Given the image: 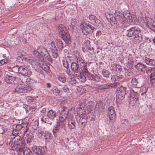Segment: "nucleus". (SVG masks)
Masks as SVG:
<instances>
[{
    "label": "nucleus",
    "instance_id": "obj_1",
    "mask_svg": "<svg viewBox=\"0 0 155 155\" xmlns=\"http://www.w3.org/2000/svg\"><path fill=\"white\" fill-rule=\"evenodd\" d=\"M34 54L38 58L42 57L51 62L52 60L47 49L44 47L40 46L37 47V50H35Z\"/></svg>",
    "mask_w": 155,
    "mask_h": 155
},
{
    "label": "nucleus",
    "instance_id": "obj_2",
    "mask_svg": "<svg viewBox=\"0 0 155 155\" xmlns=\"http://www.w3.org/2000/svg\"><path fill=\"white\" fill-rule=\"evenodd\" d=\"M127 35L129 37H134V38L138 40V42L142 41V35L140 29L138 27H133L127 30Z\"/></svg>",
    "mask_w": 155,
    "mask_h": 155
},
{
    "label": "nucleus",
    "instance_id": "obj_3",
    "mask_svg": "<svg viewBox=\"0 0 155 155\" xmlns=\"http://www.w3.org/2000/svg\"><path fill=\"white\" fill-rule=\"evenodd\" d=\"M58 31L63 40L67 43L71 42V37L66 28L62 24L59 25L58 27Z\"/></svg>",
    "mask_w": 155,
    "mask_h": 155
},
{
    "label": "nucleus",
    "instance_id": "obj_4",
    "mask_svg": "<svg viewBox=\"0 0 155 155\" xmlns=\"http://www.w3.org/2000/svg\"><path fill=\"white\" fill-rule=\"evenodd\" d=\"M56 116V112L51 109L47 112L46 115L42 116L41 118V120L45 123L51 125Z\"/></svg>",
    "mask_w": 155,
    "mask_h": 155
},
{
    "label": "nucleus",
    "instance_id": "obj_5",
    "mask_svg": "<svg viewBox=\"0 0 155 155\" xmlns=\"http://www.w3.org/2000/svg\"><path fill=\"white\" fill-rule=\"evenodd\" d=\"M130 89L129 97V104L132 106L136 103L140 92L139 88L140 87H133Z\"/></svg>",
    "mask_w": 155,
    "mask_h": 155
},
{
    "label": "nucleus",
    "instance_id": "obj_6",
    "mask_svg": "<svg viewBox=\"0 0 155 155\" xmlns=\"http://www.w3.org/2000/svg\"><path fill=\"white\" fill-rule=\"evenodd\" d=\"M127 88L121 85L119 87H118L116 90V101L117 103L121 104L122 101L124 98L125 95L126 94V91Z\"/></svg>",
    "mask_w": 155,
    "mask_h": 155
},
{
    "label": "nucleus",
    "instance_id": "obj_7",
    "mask_svg": "<svg viewBox=\"0 0 155 155\" xmlns=\"http://www.w3.org/2000/svg\"><path fill=\"white\" fill-rule=\"evenodd\" d=\"M115 17L117 21V27H125L126 26V21L124 18V14L118 11H116L115 13Z\"/></svg>",
    "mask_w": 155,
    "mask_h": 155
},
{
    "label": "nucleus",
    "instance_id": "obj_8",
    "mask_svg": "<svg viewBox=\"0 0 155 155\" xmlns=\"http://www.w3.org/2000/svg\"><path fill=\"white\" fill-rule=\"evenodd\" d=\"M81 28L83 33L86 35L92 33L95 28L91 24L87 23L81 24Z\"/></svg>",
    "mask_w": 155,
    "mask_h": 155
},
{
    "label": "nucleus",
    "instance_id": "obj_9",
    "mask_svg": "<svg viewBox=\"0 0 155 155\" xmlns=\"http://www.w3.org/2000/svg\"><path fill=\"white\" fill-rule=\"evenodd\" d=\"M135 68L138 71L147 74L150 73L153 69L152 68L148 67L146 65L140 62L136 64Z\"/></svg>",
    "mask_w": 155,
    "mask_h": 155
},
{
    "label": "nucleus",
    "instance_id": "obj_10",
    "mask_svg": "<svg viewBox=\"0 0 155 155\" xmlns=\"http://www.w3.org/2000/svg\"><path fill=\"white\" fill-rule=\"evenodd\" d=\"M64 123L57 121L56 126L54 127L53 130V133L55 136L57 133L64 134L65 132Z\"/></svg>",
    "mask_w": 155,
    "mask_h": 155
},
{
    "label": "nucleus",
    "instance_id": "obj_11",
    "mask_svg": "<svg viewBox=\"0 0 155 155\" xmlns=\"http://www.w3.org/2000/svg\"><path fill=\"white\" fill-rule=\"evenodd\" d=\"M143 79L142 76L133 78L130 81L131 85L133 87H140L141 86V83Z\"/></svg>",
    "mask_w": 155,
    "mask_h": 155
},
{
    "label": "nucleus",
    "instance_id": "obj_12",
    "mask_svg": "<svg viewBox=\"0 0 155 155\" xmlns=\"http://www.w3.org/2000/svg\"><path fill=\"white\" fill-rule=\"evenodd\" d=\"M68 114V109L66 107H63L62 110L60 113L59 120L58 121L64 123Z\"/></svg>",
    "mask_w": 155,
    "mask_h": 155
},
{
    "label": "nucleus",
    "instance_id": "obj_13",
    "mask_svg": "<svg viewBox=\"0 0 155 155\" xmlns=\"http://www.w3.org/2000/svg\"><path fill=\"white\" fill-rule=\"evenodd\" d=\"M108 114L110 122L113 124L115 121L116 118L115 112L113 107L110 106L109 107Z\"/></svg>",
    "mask_w": 155,
    "mask_h": 155
},
{
    "label": "nucleus",
    "instance_id": "obj_14",
    "mask_svg": "<svg viewBox=\"0 0 155 155\" xmlns=\"http://www.w3.org/2000/svg\"><path fill=\"white\" fill-rule=\"evenodd\" d=\"M4 80L7 83L13 84H16L18 79L16 77L12 76L9 73L6 75Z\"/></svg>",
    "mask_w": 155,
    "mask_h": 155
},
{
    "label": "nucleus",
    "instance_id": "obj_15",
    "mask_svg": "<svg viewBox=\"0 0 155 155\" xmlns=\"http://www.w3.org/2000/svg\"><path fill=\"white\" fill-rule=\"evenodd\" d=\"M105 15L107 19L110 22L111 25L117 27V21L113 15L109 12H105Z\"/></svg>",
    "mask_w": 155,
    "mask_h": 155
},
{
    "label": "nucleus",
    "instance_id": "obj_16",
    "mask_svg": "<svg viewBox=\"0 0 155 155\" xmlns=\"http://www.w3.org/2000/svg\"><path fill=\"white\" fill-rule=\"evenodd\" d=\"M45 149L46 147H41L34 146L32 148L34 155H42L44 153Z\"/></svg>",
    "mask_w": 155,
    "mask_h": 155
},
{
    "label": "nucleus",
    "instance_id": "obj_17",
    "mask_svg": "<svg viewBox=\"0 0 155 155\" xmlns=\"http://www.w3.org/2000/svg\"><path fill=\"white\" fill-rule=\"evenodd\" d=\"M88 18L89 22L94 25L98 26L101 24V21L93 15H89Z\"/></svg>",
    "mask_w": 155,
    "mask_h": 155
},
{
    "label": "nucleus",
    "instance_id": "obj_18",
    "mask_svg": "<svg viewBox=\"0 0 155 155\" xmlns=\"http://www.w3.org/2000/svg\"><path fill=\"white\" fill-rule=\"evenodd\" d=\"M19 74L24 76L29 77L31 74L32 72L30 69L25 67L21 66Z\"/></svg>",
    "mask_w": 155,
    "mask_h": 155
},
{
    "label": "nucleus",
    "instance_id": "obj_19",
    "mask_svg": "<svg viewBox=\"0 0 155 155\" xmlns=\"http://www.w3.org/2000/svg\"><path fill=\"white\" fill-rule=\"evenodd\" d=\"M32 90V89L29 87L24 89L21 85H18L15 88V91L18 93L28 92Z\"/></svg>",
    "mask_w": 155,
    "mask_h": 155
},
{
    "label": "nucleus",
    "instance_id": "obj_20",
    "mask_svg": "<svg viewBox=\"0 0 155 155\" xmlns=\"http://www.w3.org/2000/svg\"><path fill=\"white\" fill-rule=\"evenodd\" d=\"M147 25L153 31H155V22L151 18L147 17L146 19Z\"/></svg>",
    "mask_w": 155,
    "mask_h": 155
},
{
    "label": "nucleus",
    "instance_id": "obj_21",
    "mask_svg": "<svg viewBox=\"0 0 155 155\" xmlns=\"http://www.w3.org/2000/svg\"><path fill=\"white\" fill-rule=\"evenodd\" d=\"M86 77L89 80L95 81L96 82H99L100 81V77L97 74H92L90 73L87 75Z\"/></svg>",
    "mask_w": 155,
    "mask_h": 155
},
{
    "label": "nucleus",
    "instance_id": "obj_22",
    "mask_svg": "<svg viewBox=\"0 0 155 155\" xmlns=\"http://www.w3.org/2000/svg\"><path fill=\"white\" fill-rule=\"evenodd\" d=\"M68 123L70 129H75L76 127L75 121V119L72 117H71L68 118Z\"/></svg>",
    "mask_w": 155,
    "mask_h": 155
},
{
    "label": "nucleus",
    "instance_id": "obj_23",
    "mask_svg": "<svg viewBox=\"0 0 155 155\" xmlns=\"http://www.w3.org/2000/svg\"><path fill=\"white\" fill-rule=\"evenodd\" d=\"M23 147H24V143L22 141L16 144H14L12 148V150L17 151L20 153L21 150V148H23Z\"/></svg>",
    "mask_w": 155,
    "mask_h": 155
},
{
    "label": "nucleus",
    "instance_id": "obj_24",
    "mask_svg": "<svg viewBox=\"0 0 155 155\" xmlns=\"http://www.w3.org/2000/svg\"><path fill=\"white\" fill-rule=\"evenodd\" d=\"M74 76L82 82H84L86 81V76L84 75H82L81 71L77 74L74 73Z\"/></svg>",
    "mask_w": 155,
    "mask_h": 155
},
{
    "label": "nucleus",
    "instance_id": "obj_25",
    "mask_svg": "<svg viewBox=\"0 0 155 155\" xmlns=\"http://www.w3.org/2000/svg\"><path fill=\"white\" fill-rule=\"evenodd\" d=\"M148 87L146 86H143L139 90L140 97L143 100L146 98V93L148 90Z\"/></svg>",
    "mask_w": 155,
    "mask_h": 155
},
{
    "label": "nucleus",
    "instance_id": "obj_26",
    "mask_svg": "<svg viewBox=\"0 0 155 155\" xmlns=\"http://www.w3.org/2000/svg\"><path fill=\"white\" fill-rule=\"evenodd\" d=\"M71 70L74 72V73L77 74L80 71L79 65L75 62L71 61Z\"/></svg>",
    "mask_w": 155,
    "mask_h": 155
},
{
    "label": "nucleus",
    "instance_id": "obj_27",
    "mask_svg": "<svg viewBox=\"0 0 155 155\" xmlns=\"http://www.w3.org/2000/svg\"><path fill=\"white\" fill-rule=\"evenodd\" d=\"M20 153H22L24 155H32V153L30 149L27 147H25V143H24V147L21 148Z\"/></svg>",
    "mask_w": 155,
    "mask_h": 155
},
{
    "label": "nucleus",
    "instance_id": "obj_28",
    "mask_svg": "<svg viewBox=\"0 0 155 155\" xmlns=\"http://www.w3.org/2000/svg\"><path fill=\"white\" fill-rule=\"evenodd\" d=\"M64 66L68 69L69 67V64L71 63V58L68 57L67 58H65L62 60Z\"/></svg>",
    "mask_w": 155,
    "mask_h": 155
},
{
    "label": "nucleus",
    "instance_id": "obj_29",
    "mask_svg": "<svg viewBox=\"0 0 155 155\" xmlns=\"http://www.w3.org/2000/svg\"><path fill=\"white\" fill-rule=\"evenodd\" d=\"M113 66L114 68L111 69L112 71H114L117 73H119L122 71V68L121 66L116 64H112V67Z\"/></svg>",
    "mask_w": 155,
    "mask_h": 155
},
{
    "label": "nucleus",
    "instance_id": "obj_30",
    "mask_svg": "<svg viewBox=\"0 0 155 155\" xmlns=\"http://www.w3.org/2000/svg\"><path fill=\"white\" fill-rule=\"evenodd\" d=\"M51 134L50 132L48 131H45L42 138L45 140V141H48V140L51 139Z\"/></svg>",
    "mask_w": 155,
    "mask_h": 155
},
{
    "label": "nucleus",
    "instance_id": "obj_31",
    "mask_svg": "<svg viewBox=\"0 0 155 155\" xmlns=\"http://www.w3.org/2000/svg\"><path fill=\"white\" fill-rule=\"evenodd\" d=\"M34 137L33 134L32 132H30L27 134L26 138L27 143H28L31 142L33 140Z\"/></svg>",
    "mask_w": 155,
    "mask_h": 155
},
{
    "label": "nucleus",
    "instance_id": "obj_32",
    "mask_svg": "<svg viewBox=\"0 0 155 155\" xmlns=\"http://www.w3.org/2000/svg\"><path fill=\"white\" fill-rule=\"evenodd\" d=\"M145 62L149 65H155V60L151 59L147 57L144 59Z\"/></svg>",
    "mask_w": 155,
    "mask_h": 155
},
{
    "label": "nucleus",
    "instance_id": "obj_33",
    "mask_svg": "<svg viewBox=\"0 0 155 155\" xmlns=\"http://www.w3.org/2000/svg\"><path fill=\"white\" fill-rule=\"evenodd\" d=\"M87 117L85 116H82L79 120L80 122L81 123L82 125L85 127L87 124Z\"/></svg>",
    "mask_w": 155,
    "mask_h": 155
},
{
    "label": "nucleus",
    "instance_id": "obj_34",
    "mask_svg": "<svg viewBox=\"0 0 155 155\" xmlns=\"http://www.w3.org/2000/svg\"><path fill=\"white\" fill-rule=\"evenodd\" d=\"M123 77L122 75L120 74H117L112 76L111 78V79L113 81H119L122 79Z\"/></svg>",
    "mask_w": 155,
    "mask_h": 155
},
{
    "label": "nucleus",
    "instance_id": "obj_35",
    "mask_svg": "<svg viewBox=\"0 0 155 155\" xmlns=\"http://www.w3.org/2000/svg\"><path fill=\"white\" fill-rule=\"evenodd\" d=\"M57 49L59 50H61L63 48L62 42L60 39H57L56 40Z\"/></svg>",
    "mask_w": 155,
    "mask_h": 155
},
{
    "label": "nucleus",
    "instance_id": "obj_36",
    "mask_svg": "<svg viewBox=\"0 0 155 155\" xmlns=\"http://www.w3.org/2000/svg\"><path fill=\"white\" fill-rule=\"evenodd\" d=\"M19 124H22L23 125H25L26 127L29 123V118L28 117H25L24 119H22L21 120H20L19 122Z\"/></svg>",
    "mask_w": 155,
    "mask_h": 155
},
{
    "label": "nucleus",
    "instance_id": "obj_37",
    "mask_svg": "<svg viewBox=\"0 0 155 155\" xmlns=\"http://www.w3.org/2000/svg\"><path fill=\"white\" fill-rule=\"evenodd\" d=\"M150 83L153 86H155V72H152L150 77Z\"/></svg>",
    "mask_w": 155,
    "mask_h": 155
},
{
    "label": "nucleus",
    "instance_id": "obj_38",
    "mask_svg": "<svg viewBox=\"0 0 155 155\" xmlns=\"http://www.w3.org/2000/svg\"><path fill=\"white\" fill-rule=\"evenodd\" d=\"M103 104L101 101L98 102L96 104L95 110L98 111H101L102 108Z\"/></svg>",
    "mask_w": 155,
    "mask_h": 155
},
{
    "label": "nucleus",
    "instance_id": "obj_39",
    "mask_svg": "<svg viewBox=\"0 0 155 155\" xmlns=\"http://www.w3.org/2000/svg\"><path fill=\"white\" fill-rule=\"evenodd\" d=\"M21 66H19L17 65L11 68L10 69L12 71L15 73H20Z\"/></svg>",
    "mask_w": 155,
    "mask_h": 155
},
{
    "label": "nucleus",
    "instance_id": "obj_40",
    "mask_svg": "<svg viewBox=\"0 0 155 155\" xmlns=\"http://www.w3.org/2000/svg\"><path fill=\"white\" fill-rule=\"evenodd\" d=\"M67 81L70 84L73 85L75 84L76 82V80L73 77L70 76L68 78Z\"/></svg>",
    "mask_w": 155,
    "mask_h": 155
},
{
    "label": "nucleus",
    "instance_id": "obj_41",
    "mask_svg": "<svg viewBox=\"0 0 155 155\" xmlns=\"http://www.w3.org/2000/svg\"><path fill=\"white\" fill-rule=\"evenodd\" d=\"M76 60L77 61V63L79 65L84 66V60L82 58L80 57H76Z\"/></svg>",
    "mask_w": 155,
    "mask_h": 155
},
{
    "label": "nucleus",
    "instance_id": "obj_42",
    "mask_svg": "<svg viewBox=\"0 0 155 155\" xmlns=\"http://www.w3.org/2000/svg\"><path fill=\"white\" fill-rule=\"evenodd\" d=\"M52 92L55 96L59 95L60 92L59 90L56 87H54L51 90Z\"/></svg>",
    "mask_w": 155,
    "mask_h": 155
},
{
    "label": "nucleus",
    "instance_id": "obj_43",
    "mask_svg": "<svg viewBox=\"0 0 155 155\" xmlns=\"http://www.w3.org/2000/svg\"><path fill=\"white\" fill-rule=\"evenodd\" d=\"M93 102L92 101H89L85 105V107L88 110L92 109L93 107Z\"/></svg>",
    "mask_w": 155,
    "mask_h": 155
},
{
    "label": "nucleus",
    "instance_id": "obj_44",
    "mask_svg": "<svg viewBox=\"0 0 155 155\" xmlns=\"http://www.w3.org/2000/svg\"><path fill=\"white\" fill-rule=\"evenodd\" d=\"M22 124H17L14 125V126H15L14 130H15L16 131H18L21 130L22 128L24 127V126L21 125Z\"/></svg>",
    "mask_w": 155,
    "mask_h": 155
},
{
    "label": "nucleus",
    "instance_id": "obj_45",
    "mask_svg": "<svg viewBox=\"0 0 155 155\" xmlns=\"http://www.w3.org/2000/svg\"><path fill=\"white\" fill-rule=\"evenodd\" d=\"M102 74L104 77L107 78H109L110 75L109 71L105 69H103L102 71Z\"/></svg>",
    "mask_w": 155,
    "mask_h": 155
},
{
    "label": "nucleus",
    "instance_id": "obj_46",
    "mask_svg": "<svg viewBox=\"0 0 155 155\" xmlns=\"http://www.w3.org/2000/svg\"><path fill=\"white\" fill-rule=\"evenodd\" d=\"M124 18H125V20L126 21L125 25H126V24L127 23V21L128 20L129 21H130L132 18L131 15L129 13H126L125 15H124Z\"/></svg>",
    "mask_w": 155,
    "mask_h": 155
},
{
    "label": "nucleus",
    "instance_id": "obj_47",
    "mask_svg": "<svg viewBox=\"0 0 155 155\" xmlns=\"http://www.w3.org/2000/svg\"><path fill=\"white\" fill-rule=\"evenodd\" d=\"M25 99L29 103H32L34 100V98L33 97L30 96H26L25 97Z\"/></svg>",
    "mask_w": 155,
    "mask_h": 155
},
{
    "label": "nucleus",
    "instance_id": "obj_48",
    "mask_svg": "<svg viewBox=\"0 0 155 155\" xmlns=\"http://www.w3.org/2000/svg\"><path fill=\"white\" fill-rule=\"evenodd\" d=\"M51 52L53 57L54 58H57L58 56L57 49H55L54 50H51Z\"/></svg>",
    "mask_w": 155,
    "mask_h": 155
},
{
    "label": "nucleus",
    "instance_id": "obj_49",
    "mask_svg": "<svg viewBox=\"0 0 155 155\" xmlns=\"http://www.w3.org/2000/svg\"><path fill=\"white\" fill-rule=\"evenodd\" d=\"M58 79L60 81L63 82H65L66 80V78L63 75L59 76L58 77Z\"/></svg>",
    "mask_w": 155,
    "mask_h": 155
},
{
    "label": "nucleus",
    "instance_id": "obj_50",
    "mask_svg": "<svg viewBox=\"0 0 155 155\" xmlns=\"http://www.w3.org/2000/svg\"><path fill=\"white\" fill-rule=\"evenodd\" d=\"M38 126V120H35L33 122L32 124V127L35 130H36Z\"/></svg>",
    "mask_w": 155,
    "mask_h": 155
},
{
    "label": "nucleus",
    "instance_id": "obj_51",
    "mask_svg": "<svg viewBox=\"0 0 155 155\" xmlns=\"http://www.w3.org/2000/svg\"><path fill=\"white\" fill-rule=\"evenodd\" d=\"M45 131H43L41 129H39L38 130V136L39 138H42L43 137V134Z\"/></svg>",
    "mask_w": 155,
    "mask_h": 155
},
{
    "label": "nucleus",
    "instance_id": "obj_52",
    "mask_svg": "<svg viewBox=\"0 0 155 155\" xmlns=\"http://www.w3.org/2000/svg\"><path fill=\"white\" fill-rule=\"evenodd\" d=\"M99 89L103 90L105 89H108L109 88V84H104L103 85H101L99 86Z\"/></svg>",
    "mask_w": 155,
    "mask_h": 155
},
{
    "label": "nucleus",
    "instance_id": "obj_53",
    "mask_svg": "<svg viewBox=\"0 0 155 155\" xmlns=\"http://www.w3.org/2000/svg\"><path fill=\"white\" fill-rule=\"evenodd\" d=\"M128 62L130 65H132L134 63V60L131 56H129L128 59Z\"/></svg>",
    "mask_w": 155,
    "mask_h": 155
},
{
    "label": "nucleus",
    "instance_id": "obj_54",
    "mask_svg": "<svg viewBox=\"0 0 155 155\" xmlns=\"http://www.w3.org/2000/svg\"><path fill=\"white\" fill-rule=\"evenodd\" d=\"M8 61V59H2L0 60V63L1 65H3L4 64H7Z\"/></svg>",
    "mask_w": 155,
    "mask_h": 155
},
{
    "label": "nucleus",
    "instance_id": "obj_55",
    "mask_svg": "<svg viewBox=\"0 0 155 155\" xmlns=\"http://www.w3.org/2000/svg\"><path fill=\"white\" fill-rule=\"evenodd\" d=\"M82 72L83 73V74L86 76V77L87 76V75L90 73L87 69L85 67L84 68Z\"/></svg>",
    "mask_w": 155,
    "mask_h": 155
},
{
    "label": "nucleus",
    "instance_id": "obj_56",
    "mask_svg": "<svg viewBox=\"0 0 155 155\" xmlns=\"http://www.w3.org/2000/svg\"><path fill=\"white\" fill-rule=\"evenodd\" d=\"M50 45L51 46L50 47V49H51V50H54L55 49H57V48L56 47L54 42H51V43Z\"/></svg>",
    "mask_w": 155,
    "mask_h": 155
},
{
    "label": "nucleus",
    "instance_id": "obj_57",
    "mask_svg": "<svg viewBox=\"0 0 155 155\" xmlns=\"http://www.w3.org/2000/svg\"><path fill=\"white\" fill-rule=\"evenodd\" d=\"M43 66H41L42 68L46 72H48L49 70V68L47 66V65H45V66L43 64Z\"/></svg>",
    "mask_w": 155,
    "mask_h": 155
},
{
    "label": "nucleus",
    "instance_id": "obj_58",
    "mask_svg": "<svg viewBox=\"0 0 155 155\" xmlns=\"http://www.w3.org/2000/svg\"><path fill=\"white\" fill-rule=\"evenodd\" d=\"M90 44V41L88 40H85L83 43L84 45L85 46H89Z\"/></svg>",
    "mask_w": 155,
    "mask_h": 155
},
{
    "label": "nucleus",
    "instance_id": "obj_59",
    "mask_svg": "<svg viewBox=\"0 0 155 155\" xmlns=\"http://www.w3.org/2000/svg\"><path fill=\"white\" fill-rule=\"evenodd\" d=\"M62 89L65 92H67L69 91V88H68V86L66 85L64 86L62 88Z\"/></svg>",
    "mask_w": 155,
    "mask_h": 155
},
{
    "label": "nucleus",
    "instance_id": "obj_60",
    "mask_svg": "<svg viewBox=\"0 0 155 155\" xmlns=\"http://www.w3.org/2000/svg\"><path fill=\"white\" fill-rule=\"evenodd\" d=\"M23 107L25 108L27 113L29 112V110H27V108H30V107L26 104H24Z\"/></svg>",
    "mask_w": 155,
    "mask_h": 155
},
{
    "label": "nucleus",
    "instance_id": "obj_61",
    "mask_svg": "<svg viewBox=\"0 0 155 155\" xmlns=\"http://www.w3.org/2000/svg\"><path fill=\"white\" fill-rule=\"evenodd\" d=\"M114 86H115V88L119 87L120 86V84L118 82H116L114 83Z\"/></svg>",
    "mask_w": 155,
    "mask_h": 155
},
{
    "label": "nucleus",
    "instance_id": "obj_62",
    "mask_svg": "<svg viewBox=\"0 0 155 155\" xmlns=\"http://www.w3.org/2000/svg\"><path fill=\"white\" fill-rule=\"evenodd\" d=\"M18 57L19 58H19H20L22 61H27V59L26 58H25L24 57H23L22 56L21 57V56H18Z\"/></svg>",
    "mask_w": 155,
    "mask_h": 155
},
{
    "label": "nucleus",
    "instance_id": "obj_63",
    "mask_svg": "<svg viewBox=\"0 0 155 155\" xmlns=\"http://www.w3.org/2000/svg\"><path fill=\"white\" fill-rule=\"evenodd\" d=\"M42 113L45 114L46 112V109L45 108H43L40 111Z\"/></svg>",
    "mask_w": 155,
    "mask_h": 155
},
{
    "label": "nucleus",
    "instance_id": "obj_64",
    "mask_svg": "<svg viewBox=\"0 0 155 155\" xmlns=\"http://www.w3.org/2000/svg\"><path fill=\"white\" fill-rule=\"evenodd\" d=\"M109 88H115V86H114V83L111 84L109 85Z\"/></svg>",
    "mask_w": 155,
    "mask_h": 155
}]
</instances>
